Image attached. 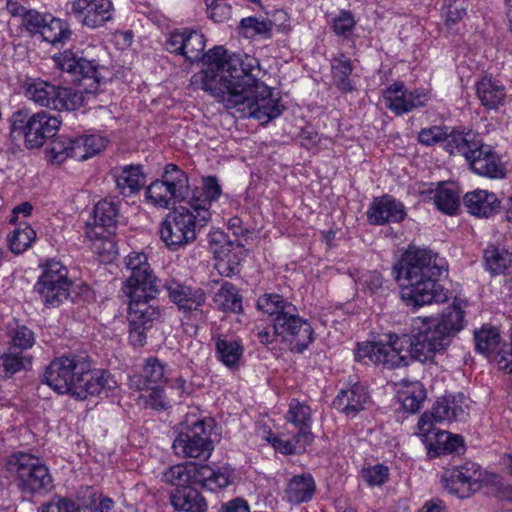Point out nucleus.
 I'll use <instances>...</instances> for the list:
<instances>
[{"instance_id":"f257e3e1","label":"nucleus","mask_w":512,"mask_h":512,"mask_svg":"<svg viewBox=\"0 0 512 512\" xmlns=\"http://www.w3.org/2000/svg\"><path fill=\"white\" fill-rule=\"evenodd\" d=\"M465 311L453 302L438 318H417L421 325L414 335L390 334L388 343L363 342L357 345L355 360L364 364L394 369L408 365V355L422 363L443 353L452 339L464 328Z\"/></svg>"},{"instance_id":"f03ea898","label":"nucleus","mask_w":512,"mask_h":512,"mask_svg":"<svg viewBox=\"0 0 512 512\" xmlns=\"http://www.w3.org/2000/svg\"><path fill=\"white\" fill-rule=\"evenodd\" d=\"M444 271L446 267L442 259L431 250L418 247H409L392 267V275L400 283L403 301L413 307L448 300L447 290L438 282Z\"/></svg>"},{"instance_id":"7ed1b4c3","label":"nucleus","mask_w":512,"mask_h":512,"mask_svg":"<svg viewBox=\"0 0 512 512\" xmlns=\"http://www.w3.org/2000/svg\"><path fill=\"white\" fill-rule=\"evenodd\" d=\"M222 193L214 176L203 178L202 185L192 189L188 204L170 211L159 229L160 238L171 251L195 242L198 234L211 220L210 208Z\"/></svg>"},{"instance_id":"20e7f679","label":"nucleus","mask_w":512,"mask_h":512,"mask_svg":"<svg viewBox=\"0 0 512 512\" xmlns=\"http://www.w3.org/2000/svg\"><path fill=\"white\" fill-rule=\"evenodd\" d=\"M44 383L59 394H70L79 400L89 395L106 397L118 389L115 377L106 370H92L88 356L64 355L46 368Z\"/></svg>"},{"instance_id":"39448f33","label":"nucleus","mask_w":512,"mask_h":512,"mask_svg":"<svg viewBox=\"0 0 512 512\" xmlns=\"http://www.w3.org/2000/svg\"><path fill=\"white\" fill-rule=\"evenodd\" d=\"M418 141L425 146L443 143L449 154L464 156L472 171L480 176L491 179H503L506 176V168L498 155L475 132L453 130L448 133L446 128L431 126L419 132Z\"/></svg>"},{"instance_id":"423d86ee","label":"nucleus","mask_w":512,"mask_h":512,"mask_svg":"<svg viewBox=\"0 0 512 512\" xmlns=\"http://www.w3.org/2000/svg\"><path fill=\"white\" fill-rule=\"evenodd\" d=\"M200 61L205 68L193 76L194 83L199 82L201 89L210 92L221 103L220 91L233 92L234 85H229L226 80L241 82L248 73L259 70V60L254 56L234 53L227 57L226 50L221 46L203 52Z\"/></svg>"},{"instance_id":"0eeeda50","label":"nucleus","mask_w":512,"mask_h":512,"mask_svg":"<svg viewBox=\"0 0 512 512\" xmlns=\"http://www.w3.org/2000/svg\"><path fill=\"white\" fill-rule=\"evenodd\" d=\"M259 70L251 71L241 82H233V92L220 91L222 104L227 109H233L240 118H254L261 124H267L277 118L282 108L280 100L272 97V90L260 81ZM232 80H226L231 85Z\"/></svg>"},{"instance_id":"6e6552de","label":"nucleus","mask_w":512,"mask_h":512,"mask_svg":"<svg viewBox=\"0 0 512 512\" xmlns=\"http://www.w3.org/2000/svg\"><path fill=\"white\" fill-rule=\"evenodd\" d=\"M257 309L274 316L275 333L290 345V350L303 353L314 341L310 322L299 315L297 307L278 293H265L257 299Z\"/></svg>"},{"instance_id":"1a4fd4ad","label":"nucleus","mask_w":512,"mask_h":512,"mask_svg":"<svg viewBox=\"0 0 512 512\" xmlns=\"http://www.w3.org/2000/svg\"><path fill=\"white\" fill-rule=\"evenodd\" d=\"M7 471L14 475L17 488L26 495H42L53 488L48 467L36 456L18 452L8 457Z\"/></svg>"},{"instance_id":"9d476101","label":"nucleus","mask_w":512,"mask_h":512,"mask_svg":"<svg viewBox=\"0 0 512 512\" xmlns=\"http://www.w3.org/2000/svg\"><path fill=\"white\" fill-rule=\"evenodd\" d=\"M120 203L108 198L98 201L93 209V222L86 227L87 238L94 242L98 253L116 254L113 236L120 223Z\"/></svg>"},{"instance_id":"9b49d317","label":"nucleus","mask_w":512,"mask_h":512,"mask_svg":"<svg viewBox=\"0 0 512 512\" xmlns=\"http://www.w3.org/2000/svg\"><path fill=\"white\" fill-rule=\"evenodd\" d=\"M60 125L61 120L45 111L29 116L26 111L18 110L11 117V133L23 136L29 149L41 147L54 137Z\"/></svg>"},{"instance_id":"f8f14e48","label":"nucleus","mask_w":512,"mask_h":512,"mask_svg":"<svg viewBox=\"0 0 512 512\" xmlns=\"http://www.w3.org/2000/svg\"><path fill=\"white\" fill-rule=\"evenodd\" d=\"M56 66L69 73L73 81L79 82L87 93H95L105 82L108 70L95 59L79 55L78 52L65 50L53 57Z\"/></svg>"},{"instance_id":"ddd939ff","label":"nucleus","mask_w":512,"mask_h":512,"mask_svg":"<svg viewBox=\"0 0 512 512\" xmlns=\"http://www.w3.org/2000/svg\"><path fill=\"white\" fill-rule=\"evenodd\" d=\"M172 447L178 456L207 460L214 450L210 424L205 420H196L182 426Z\"/></svg>"},{"instance_id":"4468645a","label":"nucleus","mask_w":512,"mask_h":512,"mask_svg":"<svg viewBox=\"0 0 512 512\" xmlns=\"http://www.w3.org/2000/svg\"><path fill=\"white\" fill-rule=\"evenodd\" d=\"M26 96L42 107L57 111H73L82 105L80 93L68 87H60L43 80H33L27 83Z\"/></svg>"},{"instance_id":"2eb2a0df","label":"nucleus","mask_w":512,"mask_h":512,"mask_svg":"<svg viewBox=\"0 0 512 512\" xmlns=\"http://www.w3.org/2000/svg\"><path fill=\"white\" fill-rule=\"evenodd\" d=\"M126 268L130 274L122 286V291L127 297L157 296L161 281L154 275L145 254H130L126 258Z\"/></svg>"},{"instance_id":"dca6fc26","label":"nucleus","mask_w":512,"mask_h":512,"mask_svg":"<svg viewBox=\"0 0 512 512\" xmlns=\"http://www.w3.org/2000/svg\"><path fill=\"white\" fill-rule=\"evenodd\" d=\"M129 340L134 347L146 343V331L160 320L161 310L154 302L155 297H128Z\"/></svg>"},{"instance_id":"f3484780","label":"nucleus","mask_w":512,"mask_h":512,"mask_svg":"<svg viewBox=\"0 0 512 512\" xmlns=\"http://www.w3.org/2000/svg\"><path fill=\"white\" fill-rule=\"evenodd\" d=\"M441 483L449 494L460 499L469 498L482 487L480 466L467 461L447 468L441 475Z\"/></svg>"},{"instance_id":"a211bd4d","label":"nucleus","mask_w":512,"mask_h":512,"mask_svg":"<svg viewBox=\"0 0 512 512\" xmlns=\"http://www.w3.org/2000/svg\"><path fill=\"white\" fill-rule=\"evenodd\" d=\"M468 406L463 394L445 395L437 399L430 412H425L418 421V433L424 437L433 431L434 422L462 421L467 416Z\"/></svg>"},{"instance_id":"6ab92c4d","label":"nucleus","mask_w":512,"mask_h":512,"mask_svg":"<svg viewBox=\"0 0 512 512\" xmlns=\"http://www.w3.org/2000/svg\"><path fill=\"white\" fill-rule=\"evenodd\" d=\"M164 288L168 297L174 303L178 311L186 317L202 319L205 316L207 296L200 287L186 285L176 279H169L165 282Z\"/></svg>"},{"instance_id":"aec40b11","label":"nucleus","mask_w":512,"mask_h":512,"mask_svg":"<svg viewBox=\"0 0 512 512\" xmlns=\"http://www.w3.org/2000/svg\"><path fill=\"white\" fill-rule=\"evenodd\" d=\"M25 26L33 34H40L42 40L54 47L65 45L72 38V30L67 21L51 14L30 11L25 17Z\"/></svg>"},{"instance_id":"412c9836","label":"nucleus","mask_w":512,"mask_h":512,"mask_svg":"<svg viewBox=\"0 0 512 512\" xmlns=\"http://www.w3.org/2000/svg\"><path fill=\"white\" fill-rule=\"evenodd\" d=\"M429 99L430 95L426 89L407 90L402 82H396L383 91L386 108L396 115H403L423 107Z\"/></svg>"},{"instance_id":"4be33fe9","label":"nucleus","mask_w":512,"mask_h":512,"mask_svg":"<svg viewBox=\"0 0 512 512\" xmlns=\"http://www.w3.org/2000/svg\"><path fill=\"white\" fill-rule=\"evenodd\" d=\"M206 46L204 34L197 29H175L166 40V50L184 56L191 63L200 61Z\"/></svg>"},{"instance_id":"5701e85b","label":"nucleus","mask_w":512,"mask_h":512,"mask_svg":"<svg viewBox=\"0 0 512 512\" xmlns=\"http://www.w3.org/2000/svg\"><path fill=\"white\" fill-rule=\"evenodd\" d=\"M72 11L90 28L103 26L112 19L113 5L110 0H74Z\"/></svg>"},{"instance_id":"b1692460","label":"nucleus","mask_w":512,"mask_h":512,"mask_svg":"<svg viewBox=\"0 0 512 512\" xmlns=\"http://www.w3.org/2000/svg\"><path fill=\"white\" fill-rule=\"evenodd\" d=\"M119 194L129 197L137 194L146 184V175L140 164H127L110 170Z\"/></svg>"},{"instance_id":"393cba45","label":"nucleus","mask_w":512,"mask_h":512,"mask_svg":"<svg viewBox=\"0 0 512 512\" xmlns=\"http://www.w3.org/2000/svg\"><path fill=\"white\" fill-rule=\"evenodd\" d=\"M367 217L373 225L399 223L406 217V210L400 201L389 195H384L374 199L368 209Z\"/></svg>"},{"instance_id":"a878e982","label":"nucleus","mask_w":512,"mask_h":512,"mask_svg":"<svg viewBox=\"0 0 512 512\" xmlns=\"http://www.w3.org/2000/svg\"><path fill=\"white\" fill-rule=\"evenodd\" d=\"M484 265L492 276H503L512 287V246L490 244L483 252Z\"/></svg>"},{"instance_id":"bb28decb","label":"nucleus","mask_w":512,"mask_h":512,"mask_svg":"<svg viewBox=\"0 0 512 512\" xmlns=\"http://www.w3.org/2000/svg\"><path fill=\"white\" fill-rule=\"evenodd\" d=\"M369 396L366 388L357 383L348 389L341 390L333 400V407L348 417H355L364 410Z\"/></svg>"},{"instance_id":"cd10ccee","label":"nucleus","mask_w":512,"mask_h":512,"mask_svg":"<svg viewBox=\"0 0 512 512\" xmlns=\"http://www.w3.org/2000/svg\"><path fill=\"white\" fill-rule=\"evenodd\" d=\"M167 382V365L157 357L144 360L141 373L129 378L131 389H142L147 385L165 384Z\"/></svg>"},{"instance_id":"c85d7f7f","label":"nucleus","mask_w":512,"mask_h":512,"mask_svg":"<svg viewBox=\"0 0 512 512\" xmlns=\"http://www.w3.org/2000/svg\"><path fill=\"white\" fill-rule=\"evenodd\" d=\"M288 423L298 429L300 441L303 443H312L314 435L311 431L312 411L308 404L300 402L298 399H292L289 403L288 411L285 415Z\"/></svg>"},{"instance_id":"c756f323","label":"nucleus","mask_w":512,"mask_h":512,"mask_svg":"<svg viewBox=\"0 0 512 512\" xmlns=\"http://www.w3.org/2000/svg\"><path fill=\"white\" fill-rule=\"evenodd\" d=\"M476 94L482 106L497 110L505 103L506 88L500 80L484 76L476 83Z\"/></svg>"},{"instance_id":"7c9ffc66","label":"nucleus","mask_w":512,"mask_h":512,"mask_svg":"<svg viewBox=\"0 0 512 512\" xmlns=\"http://www.w3.org/2000/svg\"><path fill=\"white\" fill-rule=\"evenodd\" d=\"M208 470L200 472V465L188 462L169 467L162 475V481L176 488L199 484L200 477L207 476Z\"/></svg>"},{"instance_id":"2f4dec72","label":"nucleus","mask_w":512,"mask_h":512,"mask_svg":"<svg viewBox=\"0 0 512 512\" xmlns=\"http://www.w3.org/2000/svg\"><path fill=\"white\" fill-rule=\"evenodd\" d=\"M500 204L496 194L486 190H475L464 196V205L468 212L477 217L492 216L499 210Z\"/></svg>"},{"instance_id":"473e14b6","label":"nucleus","mask_w":512,"mask_h":512,"mask_svg":"<svg viewBox=\"0 0 512 512\" xmlns=\"http://www.w3.org/2000/svg\"><path fill=\"white\" fill-rule=\"evenodd\" d=\"M173 508L181 512H206L207 502L193 485L175 488L170 494Z\"/></svg>"},{"instance_id":"72a5a7b5","label":"nucleus","mask_w":512,"mask_h":512,"mask_svg":"<svg viewBox=\"0 0 512 512\" xmlns=\"http://www.w3.org/2000/svg\"><path fill=\"white\" fill-rule=\"evenodd\" d=\"M161 179L172 192L175 201L188 204L192 190H189V178L184 170L173 163L164 167Z\"/></svg>"},{"instance_id":"f704fd0d","label":"nucleus","mask_w":512,"mask_h":512,"mask_svg":"<svg viewBox=\"0 0 512 512\" xmlns=\"http://www.w3.org/2000/svg\"><path fill=\"white\" fill-rule=\"evenodd\" d=\"M316 491V483L310 473L293 476L287 483L285 495L288 502L301 504L309 502Z\"/></svg>"},{"instance_id":"c9c22d12","label":"nucleus","mask_w":512,"mask_h":512,"mask_svg":"<svg viewBox=\"0 0 512 512\" xmlns=\"http://www.w3.org/2000/svg\"><path fill=\"white\" fill-rule=\"evenodd\" d=\"M215 350L218 360L229 368L238 366L244 351L240 339L225 334L216 338Z\"/></svg>"},{"instance_id":"e433bc0d","label":"nucleus","mask_w":512,"mask_h":512,"mask_svg":"<svg viewBox=\"0 0 512 512\" xmlns=\"http://www.w3.org/2000/svg\"><path fill=\"white\" fill-rule=\"evenodd\" d=\"M72 283H53L52 281L37 280L35 292L40 296L47 308L58 307L70 294Z\"/></svg>"},{"instance_id":"4c0bfd02","label":"nucleus","mask_w":512,"mask_h":512,"mask_svg":"<svg viewBox=\"0 0 512 512\" xmlns=\"http://www.w3.org/2000/svg\"><path fill=\"white\" fill-rule=\"evenodd\" d=\"M213 300L219 310L226 313L240 314L243 312V298L238 288L230 283L223 282L214 294Z\"/></svg>"},{"instance_id":"58836bf2","label":"nucleus","mask_w":512,"mask_h":512,"mask_svg":"<svg viewBox=\"0 0 512 512\" xmlns=\"http://www.w3.org/2000/svg\"><path fill=\"white\" fill-rule=\"evenodd\" d=\"M331 70L333 82L340 91L347 93L354 90V85L350 79L354 67L350 58L342 52L333 56Z\"/></svg>"},{"instance_id":"ea45409f","label":"nucleus","mask_w":512,"mask_h":512,"mask_svg":"<svg viewBox=\"0 0 512 512\" xmlns=\"http://www.w3.org/2000/svg\"><path fill=\"white\" fill-rule=\"evenodd\" d=\"M431 199L441 212L453 215L459 208L460 196L453 184L440 183L431 191Z\"/></svg>"},{"instance_id":"a19ab883","label":"nucleus","mask_w":512,"mask_h":512,"mask_svg":"<svg viewBox=\"0 0 512 512\" xmlns=\"http://www.w3.org/2000/svg\"><path fill=\"white\" fill-rule=\"evenodd\" d=\"M204 469L208 470L207 476L198 478L202 487L214 491L225 488L232 483L234 471L229 466L214 470L208 465H200V472H203Z\"/></svg>"},{"instance_id":"79ce46f5","label":"nucleus","mask_w":512,"mask_h":512,"mask_svg":"<svg viewBox=\"0 0 512 512\" xmlns=\"http://www.w3.org/2000/svg\"><path fill=\"white\" fill-rule=\"evenodd\" d=\"M36 239V232L27 223L19 226L8 236L11 251L20 254L26 251Z\"/></svg>"},{"instance_id":"37998d69","label":"nucleus","mask_w":512,"mask_h":512,"mask_svg":"<svg viewBox=\"0 0 512 512\" xmlns=\"http://www.w3.org/2000/svg\"><path fill=\"white\" fill-rule=\"evenodd\" d=\"M145 196L151 204L161 208H168L171 202H177L162 179L151 182L146 188Z\"/></svg>"},{"instance_id":"c03bdc74","label":"nucleus","mask_w":512,"mask_h":512,"mask_svg":"<svg viewBox=\"0 0 512 512\" xmlns=\"http://www.w3.org/2000/svg\"><path fill=\"white\" fill-rule=\"evenodd\" d=\"M273 25L274 23L270 19L247 17L240 21L239 27L245 37L260 36L262 38H270Z\"/></svg>"},{"instance_id":"a18cd8bd","label":"nucleus","mask_w":512,"mask_h":512,"mask_svg":"<svg viewBox=\"0 0 512 512\" xmlns=\"http://www.w3.org/2000/svg\"><path fill=\"white\" fill-rule=\"evenodd\" d=\"M163 384L147 385L142 389H135L140 391L139 403H142L145 407H151L156 410L165 409L168 407V402L165 397V393L162 387Z\"/></svg>"},{"instance_id":"49530a36","label":"nucleus","mask_w":512,"mask_h":512,"mask_svg":"<svg viewBox=\"0 0 512 512\" xmlns=\"http://www.w3.org/2000/svg\"><path fill=\"white\" fill-rule=\"evenodd\" d=\"M31 365V359L20 352L0 353V366L6 376H11L22 370H26Z\"/></svg>"},{"instance_id":"de8ad7c7","label":"nucleus","mask_w":512,"mask_h":512,"mask_svg":"<svg viewBox=\"0 0 512 512\" xmlns=\"http://www.w3.org/2000/svg\"><path fill=\"white\" fill-rule=\"evenodd\" d=\"M474 338L476 350L484 355L494 352L500 343V335L496 328H482L475 332Z\"/></svg>"},{"instance_id":"09e8293b","label":"nucleus","mask_w":512,"mask_h":512,"mask_svg":"<svg viewBox=\"0 0 512 512\" xmlns=\"http://www.w3.org/2000/svg\"><path fill=\"white\" fill-rule=\"evenodd\" d=\"M332 31L344 39H348L354 32L356 20L349 10H340L337 15L331 19Z\"/></svg>"},{"instance_id":"8fccbe9b","label":"nucleus","mask_w":512,"mask_h":512,"mask_svg":"<svg viewBox=\"0 0 512 512\" xmlns=\"http://www.w3.org/2000/svg\"><path fill=\"white\" fill-rule=\"evenodd\" d=\"M38 280L52 281L53 283H72L68 278V269L60 261L48 260L42 266V273Z\"/></svg>"},{"instance_id":"3c124183","label":"nucleus","mask_w":512,"mask_h":512,"mask_svg":"<svg viewBox=\"0 0 512 512\" xmlns=\"http://www.w3.org/2000/svg\"><path fill=\"white\" fill-rule=\"evenodd\" d=\"M426 398V391L419 382L413 383L402 399V407L409 413H416L420 410L422 403Z\"/></svg>"},{"instance_id":"603ef678","label":"nucleus","mask_w":512,"mask_h":512,"mask_svg":"<svg viewBox=\"0 0 512 512\" xmlns=\"http://www.w3.org/2000/svg\"><path fill=\"white\" fill-rule=\"evenodd\" d=\"M215 268L218 273L225 277H232L240 271V260L233 252H226L214 257Z\"/></svg>"},{"instance_id":"864d4df0","label":"nucleus","mask_w":512,"mask_h":512,"mask_svg":"<svg viewBox=\"0 0 512 512\" xmlns=\"http://www.w3.org/2000/svg\"><path fill=\"white\" fill-rule=\"evenodd\" d=\"M208 243L214 257L226 252H232L234 246L227 234L222 230L211 231L208 235Z\"/></svg>"},{"instance_id":"5fc2aeb1","label":"nucleus","mask_w":512,"mask_h":512,"mask_svg":"<svg viewBox=\"0 0 512 512\" xmlns=\"http://www.w3.org/2000/svg\"><path fill=\"white\" fill-rule=\"evenodd\" d=\"M272 444L276 451L285 455H291L305 451L306 447L311 443H303L300 441L299 434L296 433L290 439L274 438Z\"/></svg>"},{"instance_id":"6e6d98bb","label":"nucleus","mask_w":512,"mask_h":512,"mask_svg":"<svg viewBox=\"0 0 512 512\" xmlns=\"http://www.w3.org/2000/svg\"><path fill=\"white\" fill-rule=\"evenodd\" d=\"M361 476L369 486H381L388 480L389 470L383 464H376L363 468Z\"/></svg>"},{"instance_id":"4d7b16f0","label":"nucleus","mask_w":512,"mask_h":512,"mask_svg":"<svg viewBox=\"0 0 512 512\" xmlns=\"http://www.w3.org/2000/svg\"><path fill=\"white\" fill-rule=\"evenodd\" d=\"M71 138L61 135L51 142V158L56 163H62L67 158H70Z\"/></svg>"},{"instance_id":"13d9d810","label":"nucleus","mask_w":512,"mask_h":512,"mask_svg":"<svg viewBox=\"0 0 512 512\" xmlns=\"http://www.w3.org/2000/svg\"><path fill=\"white\" fill-rule=\"evenodd\" d=\"M41 512H78V507L71 499L54 496L49 503L42 506Z\"/></svg>"},{"instance_id":"bf43d9fd","label":"nucleus","mask_w":512,"mask_h":512,"mask_svg":"<svg viewBox=\"0 0 512 512\" xmlns=\"http://www.w3.org/2000/svg\"><path fill=\"white\" fill-rule=\"evenodd\" d=\"M356 281L370 293L377 292L383 285V277L377 271H366Z\"/></svg>"},{"instance_id":"052dcab7","label":"nucleus","mask_w":512,"mask_h":512,"mask_svg":"<svg viewBox=\"0 0 512 512\" xmlns=\"http://www.w3.org/2000/svg\"><path fill=\"white\" fill-rule=\"evenodd\" d=\"M86 507L92 512H111L114 507V501L103 494L93 493Z\"/></svg>"},{"instance_id":"680f3d73","label":"nucleus","mask_w":512,"mask_h":512,"mask_svg":"<svg viewBox=\"0 0 512 512\" xmlns=\"http://www.w3.org/2000/svg\"><path fill=\"white\" fill-rule=\"evenodd\" d=\"M14 347L28 349L34 344L33 332L25 326L18 327L12 337Z\"/></svg>"},{"instance_id":"e2e57ef3","label":"nucleus","mask_w":512,"mask_h":512,"mask_svg":"<svg viewBox=\"0 0 512 512\" xmlns=\"http://www.w3.org/2000/svg\"><path fill=\"white\" fill-rule=\"evenodd\" d=\"M443 8L446 10V26L450 29H452L454 25L460 22L467 14V8L464 5V2H461L457 6Z\"/></svg>"},{"instance_id":"0e129e2a","label":"nucleus","mask_w":512,"mask_h":512,"mask_svg":"<svg viewBox=\"0 0 512 512\" xmlns=\"http://www.w3.org/2000/svg\"><path fill=\"white\" fill-rule=\"evenodd\" d=\"M206 6L208 17L215 22H222L229 15V8L224 4L211 1Z\"/></svg>"},{"instance_id":"69168bd1","label":"nucleus","mask_w":512,"mask_h":512,"mask_svg":"<svg viewBox=\"0 0 512 512\" xmlns=\"http://www.w3.org/2000/svg\"><path fill=\"white\" fill-rule=\"evenodd\" d=\"M70 158L78 161H84L90 158L82 136L71 138Z\"/></svg>"},{"instance_id":"338daca9","label":"nucleus","mask_w":512,"mask_h":512,"mask_svg":"<svg viewBox=\"0 0 512 512\" xmlns=\"http://www.w3.org/2000/svg\"><path fill=\"white\" fill-rule=\"evenodd\" d=\"M82 139L90 157L99 153L106 146V140L97 135H85L82 136Z\"/></svg>"},{"instance_id":"774afa93","label":"nucleus","mask_w":512,"mask_h":512,"mask_svg":"<svg viewBox=\"0 0 512 512\" xmlns=\"http://www.w3.org/2000/svg\"><path fill=\"white\" fill-rule=\"evenodd\" d=\"M445 436L444 449L450 453H459L464 449V440L459 435H451L449 433H442L440 437Z\"/></svg>"}]
</instances>
